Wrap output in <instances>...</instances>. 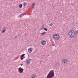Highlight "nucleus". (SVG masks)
I'll use <instances>...</instances> for the list:
<instances>
[{
	"instance_id": "7",
	"label": "nucleus",
	"mask_w": 78,
	"mask_h": 78,
	"mask_svg": "<svg viewBox=\"0 0 78 78\" xmlns=\"http://www.w3.org/2000/svg\"><path fill=\"white\" fill-rule=\"evenodd\" d=\"M37 75L35 73L33 74L31 76H30V78H37Z\"/></svg>"
},
{
	"instance_id": "14",
	"label": "nucleus",
	"mask_w": 78,
	"mask_h": 78,
	"mask_svg": "<svg viewBox=\"0 0 78 78\" xmlns=\"http://www.w3.org/2000/svg\"><path fill=\"white\" fill-rule=\"evenodd\" d=\"M27 3H26L25 2H24V3H23L24 6H27Z\"/></svg>"
},
{
	"instance_id": "18",
	"label": "nucleus",
	"mask_w": 78,
	"mask_h": 78,
	"mask_svg": "<svg viewBox=\"0 0 78 78\" xmlns=\"http://www.w3.org/2000/svg\"><path fill=\"white\" fill-rule=\"evenodd\" d=\"M2 61V58L0 57V63H1V61Z\"/></svg>"
},
{
	"instance_id": "20",
	"label": "nucleus",
	"mask_w": 78,
	"mask_h": 78,
	"mask_svg": "<svg viewBox=\"0 0 78 78\" xmlns=\"http://www.w3.org/2000/svg\"><path fill=\"white\" fill-rule=\"evenodd\" d=\"M34 5H32V7L33 8H34Z\"/></svg>"
},
{
	"instance_id": "4",
	"label": "nucleus",
	"mask_w": 78,
	"mask_h": 78,
	"mask_svg": "<svg viewBox=\"0 0 78 78\" xmlns=\"http://www.w3.org/2000/svg\"><path fill=\"white\" fill-rule=\"evenodd\" d=\"M62 63L63 64H66L67 63H68V60L67 59L63 58L62 60Z\"/></svg>"
},
{
	"instance_id": "13",
	"label": "nucleus",
	"mask_w": 78,
	"mask_h": 78,
	"mask_svg": "<svg viewBox=\"0 0 78 78\" xmlns=\"http://www.w3.org/2000/svg\"><path fill=\"white\" fill-rule=\"evenodd\" d=\"M19 7L20 8H22V5L20 4L19 5Z\"/></svg>"
},
{
	"instance_id": "9",
	"label": "nucleus",
	"mask_w": 78,
	"mask_h": 78,
	"mask_svg": "<svg viewBox=\"0 0 78 78\" xmlns=\"http://www.w3.org/2000/svg\"><path fill=\"white\" fill-rule=\"evenodd\" d=\"M25 55V54H23L20 56V59L21 60H23V59L25 58V57H24Z\"/></svg>"
},
{
	"instance_id": "1",
	"label": "nucleus",
	"mask_w": 78,
	"mask_h": 78,
	"mask_svg": "<svg viewBox=\"0 0 78 78\" xmlns=\"http://www.w3.org/2000/svg\"><path fill=\"white\" fill-rule=\"evenodd\" d=\"M77 34H78V30H76L74 31L71 30L68 32V35L71 38H74L76 36Z\"/></svg>"
},
{
	"instance_id": "11",
	"label": "nucleus",
	"mask_w": 78,
	"mask_h": 78,
	"mask_svg": "<svg viewBox=\"0 0 78 78\" xmlns=\"http://www.w3.org/2000/svg\"><path fill=\"white\" fill-rule=\"evenodd\" d=\"M5 31H6V29H4L1 31V33H5Z\"/></svg>"
},
{
	"instance_id": "15",
	"label": "nucleus",
	"mask_w": 78,
	"mask_h": 78,
	"mask_svg": "<svg viewBox=\"0 0 78 78\" xmlns=\"http://www.w3.org/2000/svg\"><path fill=\"white\" fill-rule=\"evenodd\" d=\"M23 14H24L23 13L20 14L19 16V17H22V16H23Z\"/></svg>"
},
{
	"instance_id": "10",
	"label": "nucleus",
	"mask_w": 78,
	"mask_h": 78,
	"mask_svg": "<svg viewBox=\"0 0 78 78\" xmlns=\"http://www.w3.org/2000/svg\"><path fill=\"white\" fill-rule=\"evenodd\" d=\"M32 51H33V49H32L31 48H30L28 49V52L31 53H32Z\"/></svg>"
},
{
	"instance_id": "6",
	"label": "nucleus",
	"mask_w": 78,
	"mask_h": 78,
	"mask_svg": "<svg viewBox=\"0 0 78 78\" xmlns=\"http://www.w3.org/2000/svg\"><path fill=\"white\" fill-rule=\"evenodd\" d=\"M46 41L45 40H43L41 41L40 43L42 45H45L46 44Z\"/></svg>"
},
{
	"instance_id": "12",
	"label": "nucleus",
	"mask_w": 78,
	"mask_h": 78,
	"mask_svg": "<svg viewBox=\"0 0 78 78\" xmlns=\"http://www.w3.org/2000/svg\"><path fill=\"white\" fill-rule=\"evenodd\" d=\"M45 33H46V32H44L43 33H41V35H45Z\"/></svg>"
},
{
	"instance_id": "21",
	"label": "nucleus",
	"mask_w": 78,
	"mask_h": 78,
	"mask_svg": "<svg viewBox=\"0 0 78 78\" xmlns=\"http://www.w3.org/2000/svg\"><path fill=\"white\" fill-rule=\"evenodd\" d=\"M20 65H21V66H23V64H20Z\"/></svg>"
},
{
	"instance_id": "2",
	"label": "nucleus",
	"mask_w": 78,
	"mask_h": 78,
	"mask_svg": "<svg viewBox=\"0 0 78 78\" xmlns=\"http://www.w3.org/2000/svg\"><path fill=\"white\" fill-rule=\"evenodd\" d=\"M54 70H51L48 75L47 76V78H54Z\"/></svg>"
},
{
	"instance_id": "19",
	"label": "nucleus",
	"mask_w": 78,
	"mask_h": 78,
	"mask_svg": "<svg viewBox=\"0 0 78 78\" xmlns=\"http://www.w3.org/2000/svg\"><path fill=\"white\" fill-rule=\"evenodd\" d=\"M35 4V3H33L32 4V6H34V5Z\"/></svg>"
},
{
	"instance_id": "8",
	"label": "nucleus",
	"mask_w": 78,
	"mask_h": 78,
	"mask_svg": "<svg viewBox=\"0 0 78 78\" xmlns=\"http://www.w3.org/2000/svg\"><path fill=\"white\" fill-rule=\"evenodd\" d=\"M32 60L31 59H29L27 60V61L26 62V64L27 65L30 64V63L31 62Z\"/></svg>"
},
{
	"instance_id": "3",
	"label": "nucleus",
	"mask_w": 78,
	"mask_h": 78,
	"mask_svg": "<svg viewBox=\"0 0 78 78\" xmlns=\"http://www.w3.org/2000/svg\"><path fill=\"white\" fill-rule=\"evenodd\" d=\"M53 38L55 41H58L60 39V36L58 34H55L53 35Z\"/></svg>"
},
{
	"instance_id": "16",
	"label": "nucleus",
	"mask_w": 78,
	"mask_h": 78,
	"mask_svg": "<svg viewBox=\"0 0 78 78\" xmlns=\"http://www.w3.org/2000/svg\"><path fill=\"white\" fill-rule=\"evenodd\" d=\"M49 25L50 27H51V26H53V23H50Z\"/></svg>"
},
{
	"instance_id": "22",
	"label": "nucleus",
	"mask_w": 78,
	"mask_h": 78,
	"mask_svg": "<svg viewBox=\"0 0 78 78\" xmlns=\"http://www.w3.org/2000/svg\"><path fill=\"white\" fill-rule=\"evenodd\" d=\"M52 46H54V44H52Z\"/></svg>"
},
{
	"instance_id": "5",
	"label": "nucleus",
	"mask_w": 78,
	"mask_h": 78,
	"mask_svg": "<svg viewBox=\"0 0 78 78\" xmlns=\"http://www.w3.org/2000/svg\"><path fill=\"white\" fill-rule=\"evenodd\" d=\"M18 72L19 73H22L23 72V69L21 67H20L18 69Z\"/></svg>"
},
{
	"instance_id": "23",
	"label": "nucleus",
	"mask_w": 78,
	"mask_h": 78,
	"mask_svg": "<svg viewBox=\"0 0 78 78\" xmlns=\"http://www.w3.org/2000/svg\"><path fill=\"white\" fill-rule=\"evenodd\" d=\"M56 64H57V65L58 64V63H56Z\"/></svg>"
},
{
	"instance_id": "17",
	"label": "nucleus",
	"mask_w": 78,
	"mask_h": 78,
	"mask_svg": "<svg viewBox=\"0 0 78 78\" xmlns=\"http://www.w3.org/2000/svg\"><path fill=\"white\" fill-rule=\"evenodd\" d=\"M43 30H45V31H47V28H44Z\"/></svg>"
}]
</instances>
